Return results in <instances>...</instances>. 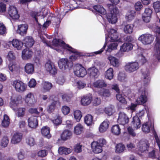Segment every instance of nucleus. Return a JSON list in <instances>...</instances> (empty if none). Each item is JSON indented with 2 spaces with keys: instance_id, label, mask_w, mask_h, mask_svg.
<instances>
[{
  "instance_id": "1",
  "label": "nucleus",
  "mask_w": 160,
  "mask_h": 160,
  "mask_svg": "<svg viewBox=\"0 0 160 160\" xmlns=\"http://www.w3.org/2000/svg\"><path fill=\"white\" fill-rule=\"evenodd\" d=\"M43 42L51 48L55 49L58 52H62L63 49H67L73 54L70 56L69 59L72 61H74L80 56V54L77 51L72 48L68 44H65L61 40L54 39L52 43L49 41L42 40Z\"/></svg>"
},
{
  "instance_id": "2",
  "label": "nucleus",
  "mask_w": 160,
  "mask_h": 160,
  "mask_svg": "<svg viewBox=\"0 0 160 160\" xmlns=\"http://www.w3.org/2000/svg\"><path fill=\"white\" fill-rule=\"evenodd\" d=\"M152 29L156 33V37L154 42L153 57L160 62V38H158L157 36V34H160V19L158 16Z\"/></svg>"
},
{
  "instance_id": "3",
  "label": "nucleus",
  "mask_w": 160,
  "mask_h": 160,
  "mask_svg": "<svg viewBox=\"0 0 160 160\" xmlns=\"http://www.w3.org/2000/svg\"><path fill=\"white\" fill-rule=\"evenodd\" d=\"M23 102V99L21 96L16 97L12 98L10 103V106L15 112L16 115L18 118L23 117L25 115L26 108L24 107H16L19 104H21Z\"/></svg>"
},
{
  "instance_id": "4",
  "label": "nucleus",
  "mask_w": 160,
  "mask_h": 160,
  "mask_svg": "<svg viewBox=\"0 0 160 160\" xmlns=\"http://www.w3.org/2000/svg\"><path fill=\"white\" fill-rule=\"evenodd\" d=\"M110 12L106 15L108 21L111 23L114 24L118 20V17L120 15L119 10L116 6L112 5L109 7Z\"/></svg>"
},
{
  "instance_id": "5",
  "label": "nucleus",
  "mask_w": 160,
  "mask_h": 160,
  "mask_svg": "<svg viewBox=\"0 0 160 160\" xmlns=\"http://www.w3.org/2000/svg\"><path fill=\"white\" fill-rule=\"evenodd\" d=\"M137 90L138 94H140L136 101V103L138 104H144L147 101L148 98L145 94V90L143 86L141 85L140 83L137 84Z\"/></svg>"
},
{
  "instance_id": "6",
  "label": "nucleus",
  "mask_w": 160,
  "mask_h": 160,
  "mask_svg": "<svg viewBox=\"0 0 160 160\" xmlns=\"http://www.w3.org/2000/svg\"><path fill=\"white\" fill-rule=\"evenodd\" d=\"M106 143L105 139H100L97 141H93L91 144L92 150L93 152L96 154L100 153L102 151V147Z\"/></svg>"
},
{
  "instance_id": "7",
  "label": "nucleus",
  "mask_w": 160,
  "mask_h": 160,
  "mask_svg": "<svg viewBox=\"0 0 160 160\" xmlns=\"http://www.w3.org/2000/svg\"><path fill=\"white\" fill-rule=\"evenodd\" d=\"M58 63L59 68L63 71L68 69H70L73 66L72 62L66 58L60 59Z\"/></svg>"
},
{
  "instance_id": "8",
  "label": "nucleus",
  "mask_w": 160,
  "mask_h": 160,
  "mask_svg": "<svg viewBox=\"0 0 160 160\" xmlns=\"http://www.w3.org/2000/svg\"><path fill=\"white\" fill-rule=\"evenodd\" d=\"M106 42L117 41L118 39V34L117 31L113 29H109L105 32Z\"/></svg>"
},
{
  "instance_id": "9",
  "label": "nucleus",
  "mask_w": 160,
  "mask_h": 160,
  "mask_svg": "<svg viewBox=\"0 0 160 160\" xmlns=\"http://www.w3.org/2000/svg\"><path fill=\"white\" fill-rule=\"evenodd\" d=\"M154 39L153 36L151 34L146 33L142 34L138 38V40L143 44L146 45L152 43Z\"/></svg>"
},
{
  "instance_id": "10",
  "label": "nucleus",
  "mask_w": 160,
  "mask_h": 160,
  "mask_svg": "<svg viewBox=\"0 0 160 160\" xmlns=\"http://www.w3.org/2000/svg\"><path fill=\"white\" fill-rule=\"evenodd\" d=\"M75 74L78 77H83L87 73L86 69L81 65L77 64L74 67Z\"/></svg>"
},
{
  "instance_id": "11",
  "label": "nucleus",
  "mask_w": 160,
  "mask_h": 160,
  "mask_svg": "<svg viewBox=\"0 0 160 160\" xmlns=\"http://www.w3.org/2000/svg\"><path fill=\"white\" fill-rule=\"evenodd\" d=\"M13 86L16 91L19 92H25L27 89V85L23 82L18 80L14 81Z\"/></svg>"
},
{
  "instance_id": "12",
  "label": "nucleus",
  "mask_w": 160,
  "mask_h": 160,
  "mask_svg": "<svg viewBox=\"0 0 160 160\" xmlns=\"http://www.w3.org/2000/svg\"><path fill=\"white\" fill-rule=\"evenodd\" d=\"M149 146L148 141L146 140H142L139 142L138 147V150L141 152H146L152 148Z\"/></svg>"
},
{
  "instance_id": "13",
  "label": "nucleus",
  "mask_w": 160,
  "mask_h": 160,
  "mask_svg": "<svg viewBox=\"0 0 160 160\" xmlns=\"http://www.w3.org/2000/svg\"><path fill=\"white\" fill-rule=\"evenodd\" d=\"M8 13L9 16L14 20H18L20 16L18 14L17 8L15 6L10 5L8 9Z\"/></svg>"
},
{
  "instance_id": "14",
  "label": "nucleus",
  "mask_w": 160,
  "mask_h": 160,
  "mask_svg": "<svg viewBox=\"0 0 160 160\" xmlns=\"http://www.w3.org/2000/svg\"><path fill=\"white\" fill-rule=\"evenodd\" d=\"M139 68L138 63L136 62H128L125 66V70L129 73L138 70Z\"/></svg>"
},
{
  "instance_id": "15",
  "label": "nucleus",
  "mask_w": 160,
  "mask_h": 160,
  "mask_svg": "<svg viewBox=\"0 0 160 160\" xmlns=\"http://www.w3.org/2000/svg\"><path fill=\"white\" fill-rule=\"evenodd\" d=\"M25 102L29 106H32L37 102L34 95L31 92H28L24 97Z\"/></svg>"
},
{
  "instance_id": "16",
  "label": "nucleus",
  "mask_w": 160,
  "mask_h": 160,
  "mask_svg": "<svg viewBox=\"0 0 160 160\" xmlns=\"http://www.w3.org/2000/svg\"><path fill=\"white\" fill-rule=\"evenodd\" d=\"M45 69L46 71L52 75H55L57 73L56 67L50 61H48L45 64Z\"/></svg>"
},
{
  "instance_id": "17",
  "label": "nucleus",
  "mask_w": 160,
  "mask_h": 160,
  "mask_svg": "<svg viewBox=\"0 0 160 160\" xmlns=\"http://www.w3.org/2000/svg\"><path fill=\"white\" fill-rule=\"evenodd\" d=\"M129 122V118L124 112H120L118 114V122L119 124L124 125Z\"/></svg>"
},
{
  "instance_id": "18",
  "label": "nucleus",
  "mask_w": 160,
  "mask_h": 160,
  "mask_svg": "<svg viewBox=\"0 0 160 160\" xmlns=\"http://www.w3.org/2000/svg\"><path fill=\"white\" fill-rule=\"evenodd\" d=\"M28 126L32 128H36L38 125V121L37 117L31 116L28 118Z\"/></svg>"
},
{
  "instance_id": "19",
  "label": "nucleus",
  "mask_w": 160,
  "mask_h": 160,
  "mask_svg": "<svg viewBox=\"0 0 160 160\" xmlns=\"http://www.w3.org/2000/svg\"><path fill=\"white\" fill-rule=\"evenodd\" d=\"M152 13V11L150 8H146L142 15L143 21L146 22H149L151 19Z\"/></svg>"
},
{
  "instance_id": "20",
  "label": "nucleus",
  "mask_w": 160,
  "mask_h": 160,
  "mask_svg": "<svg viewBox=\"0 0 160 160\" xmlns=\"http://www.w3.org/2000/svg\"><path fill=\"white\" fill-rule=\"evenodd\" d=\"M77 3L73 0H70L69 2H66L65 4L64 10L65 12L72 10L76 8Z\"/></svg>"
},
{
  "instance_id": "21",
  "label": "nucleus",
  "mask_w": 160,
  "mask_h": 160,
  "mask_svg": "<svg viewBox=\"0 0 160 160\" xmlns=\"http://www.w3.org/2000/svg\"><path fill=\"white\" fill-rule=\"evenodd\" d=\"M107 59L109 61L110 64L113 67L118 68L120 66V60L116 58L109 55Z\"/></svg>"
},
{
  "instance_id": "22",
  "label": "nucleus",
  "mask_w": 160,
  "mask_h": 160,
  "mask_svg": "<svg viewBox=\"0 0 160 160\" xmlns=\"http://www.w3.org/2000/svg\"><path fill=\"white\" fill-rule=\"evenodd\" d=\"M28 28V26L27 24L19 25L18 26L17 32L21 35L24 36L26 34Z\"/></svg>"
},
{
  "instance_id": "23",
  "label": "nucleus",
  "mask_w": 160,
  "mask_h": 160,
  "mask_svg": "<svg viewBox=\"0 0 160 160\" xmlns=\"http://www.w3.org/2000/svg\"><path fill=\"white\" fill-rule=\"evenodd\" d=\"M101 109V108L99 109L100 113H103L104 112L106 114L109 116L112 115L115 112L114 106L112 105L103 108H102V110H100Z\"/></svg>"
},
{
  "instance_id": "24",
  "label": "nucleus",
  "mask_w": 160,
  "mask_h": 160,
  "mask_svg": "<svg viewBox=\"0 0 160 160\" xmlns=\"http://www.w3.org/2000/svg\"><path fill=\"white\" fill-rule=\"evenodd\" d=\"M88 71V74L91 78H97L99 75V70L95 67L89 68Z\"/></svg>"
},
{
  "instance_id": "25",
  "label": "nucleus",
  "mask_w": 160,
  "mask_h": 160,
  "mask_svg": "<svg viewBox=\"0 0 160 160\" xmlns=\"http://www.w3.org/2000/svg\"><path fill=\"white\" fill-rule=\"evenodd\" d=\"M32 51L30 50L29 49H25L22 51V59L25 60H28L32 57Z\"/></svg>"
},
{
  "instance_id": "26",
  "label": "nucleus",
  "mask_w": 160,
  "mask_h": 160,
  "mask_svg": "<svg viewBox=\"0 0 160 160\" xmlns=\"http://www.w3.org/2000/svg\"><path fill=\"white\" fill-rule=\"evenodd\" d=\"M109 125V122L107 120L104 121L100 125L98 129L101 133H103L106 132L108 129Z\"/></svg>"
},
{
  "instance_id": "27",
  "label": "nucleus",
  "mask_w": 160,
  "mask_h": 160,
  "mask_svg": "<svg viewBox=\"0 0 160 160\" xmlns=\"http://www.w3.org/2000/svg\"><path fill=\"white\" fill-rule=\"evenodd\" d=\"M22 134L21 133L18 132L15 133L13 135L11 139L12 143L14 144L19 143L22 139Z\"/></svg>"
},
{
  "instance_id": "28",
  "label": "nucleus",
  "mask_w": 160,
  "mask_h": 160,
  "mask_svg": "<svg viewBox=\"0 0 160 160\" xmlns=\"http://www.w3.org/2000/svg\"><path fill=\"white\" fill-rule=\"evenodd\" d=\"M42 90L43 92L49 91L52 87V84L48 81H43L42 84Z\"/></svg>"
},
{
  "instance_id": "29",
  "label": "nucleus",
  "mask_w": 160,
  "mask_h": 160,
  "mask_svg": "<svg viewBox=\"0 0 160 160\" xmlns=\"http://www.w3.org/2000/svg\"><path fill=\"white\" fill-rule=\"evenodd\" d=\"M92 100V96L88 94L84 96L81 99V103L83 106H86L89 105Z\"/></svg>"
},
{
  "instance_id": "30",
  "label": "nucleus",
  "mask_w": 160,
  "mask_h": 160,
  "mask_svg": "<svg viewBox=\"0 0 160 160\" xmlns=\"http://www.w3.org/2000/svg\"><path fill=\"white\" fill-rule=\"evenodd\" d=\"M25 72L28 74H32L34 71V65L31 63H27L26 64L24 67Z\"/></svg>"
},
{
  "instance_id": "31",
  "label": "nucleus",
  "mask_w": 160,
  "mask_h": 160,
  "mask_svg": "<svg viewBox=\"0 0 160 160\" xmlns=\"http://www.w3.org/2000/svg\"><path fill=\"white\" fill-rule=\"evenodd\" d=\"M136 16V12L134 10H129L127 12L125 18L126 20L130 22L133 20Z\"/></svg>"
},
{
  "instance_id": "32",
  "label": "nucleus",
  "mask_w": 160,
  "mask_h": 160,
  "mask_svg": "<svg viewBox=\"0 0 160 160\" xmlns=\"http://www.w3.org/2000/svg\"><path fill=\"white\" fill-rule=\"evenodd\" d=\"M133 47V45L130 42L124 43L120 47V50L123 52H128L131 50Z\"/></svg>"
},
{
  "instance_id": "33",
  "label": "nucleus",
  "mask_w": 160,
  "mask_h": 160,
  "mask_svg": "<svg viewBox=\"0 0 160 160\" xmlns=\"http://www.w3.org/2000/svg\"><path fill=\"white\" fill-rule=\"evenodd\" d=\"M72 133L68 130H65L63 131L61 135V138L63 140H66L69 139L72 137Z\"/></svg>"
},
{
  "instance_id": "34",
  "label": "nucleus",
  "mask_w": 160,
  "mask_h": 160,
  "mask_svg": "<svg viewBox=\"0 0 160 160\" xmlns=\"http://www.w3.org/2000/svg\"><path fill=\"white\" fill-rule=\"evenodd\" d=\"M8 67L10 71L13 73L17 72L19 68L18 66L14 62H11L8 64Z\"/></svg>"
},
{
  "instance_id": "35",
  "label": "nucleus",
  "mask_w": 160,
  "mask_h": 160,
  "mask_svg": "<svg viewBox=\"0 0 160 160\" xmlns=\"http://www.w3.org/2000/svg\"><path fill=\"white\" fill-rule=\"evenodd\" d=\"M23 42L28 48L32 47L34 43V40L31 37H26L23 40Z\"/></svg>"
},
{
  "instance_id": "36",
  "label": "nucleus",
  "mask_w": 160,
  "mask_h": 160,
  "mask_svg": "<svg viewBox=\"0 0 160 160\" xmlns=\"http://www.w3.org/2000/svg\"><path fill=\"white\" fill-rule=\"evenodd\" d=\"M107 84L104 80H99L94 82L92 83V86L94 87L101 88L105 87Z\"/></svg>"
},
{
  "instance_id": "37",
  "label": "nucleus",
  "mask_w": 160,
  "mask_h": 160,
  "mask_svg": "<svg viewBox=\"0 0 160 160\" xmlns=\"http://www.w3.org/2000/svg\"><path fill=\"white\" fill-rule=\"evenodd\" d=\"M132 123L135 129H138L141 127L140 120L137 116H135L133 117Z\"/></svg>"
},
{
  "instance_id": "38",
  "label": "nucleus",
  "mask_w": 160,
  "mask_h": 160,
  "mask_svg": "<svg viewBox=\"0 0 160 160\" xmlns=\"http://www.w3.org/2000/svg\"><path fill=\"white\" fill-rule=\"evenodd\" d=\"M84 122L88 126L92 125L94 123L92 116L90 114L87 115L84 117Z\"/></svg>"
},
{
  "instance_id": "39",
  "label": "nucleus",
  "mask_w": 160,
  "mask_h": 160,
  "mask_svg": "<svg viewBox=\"0 0 160 160\" xmlns=\"http://www.w3.org/2000/svg\"><path fill=\"white\" fill-rule=\"evenodd\" d=\"M142 78L143 82L145 84L149 83L150 81V78L149 76L150 72L149 70H147L142 73Z\"/></svg>"
},
{
  "instance_id": "40",
  "label": "nucleus",
  "mask_w": 160,
  "mask_h": 160,
  "mask_svg": "<svg viewBox=\"0 0 160 160\" xmlns=\"http://www.w3.org/2000/svg\"><path fill=\"white\" fill-rule=\"evenodd\" d=\"M12 46L17 50L21 49L22 47L23 43L21 41L17 39H13L12 41Z\"/></svg>"
},
{
  "instance_id": "41",
  "label": "nucleus",
  "mask_w": 160,
  "mask_h": 160,
  "mask_svg": "<svg viewBox=\"0 0 160 160\" xmlns=\"http://www.w3.org/2000/svg\"><path fill=\"white\" fill-rule=\"evenodd\" d=\"M93 8L95 11L101 14H105L106 13V11L104 8L101 5H97L93 7Z\"/></svg>"
},
{
  "instance_id": "42",
  "label": "nucleus",
  "mask_w": 160,
  "mask_h": 160,
  "mask_svg": "<svg viewBox=\"0 0 160 160\" xmlns=\"http://www.w3.org/2000/svg\"><path fill=\"white\" fill-rule=\"evenodd\" d=\"M118 45V43L117 41L111 42L108 46V48L106 51V52H110L112 50L116 49Z\"/></svg>"
},
{
  "instance_id": "43",
  "label": "nucleus",
  "mask_w": 160,
  "mask_h": 160,
  "mask_svg": "<svg viewBox=\"0 0 160 160\" xmlns=\"http://www.w3.org/2000/svg\"><path fill=\"white\" fill-rule=\"evenodd\" d=\"M114 71L112 68H109L105 72V78L109 80L112 79L113 77Z\"/></svg>"
},
{
  "instance_id": "44",
  "label": "nucleus",
  "mask_w": 160,
  "mask_h": 160,
  "mask_svg": "<svg viewBox=\"0 0 160 160\" xmlns=\"http://www.w3.org/2000/svg\"><path fill=\"white\" fill-rule=\"evenodd\" d=\"M72 152V150L70 148H68L62 147H60L58 149V152L59 154L65 155L70 153Z\"/></svg>"
},
{
  "instance_id": "45",
  "label": "nucleus",
  "mask_w": 160,
  "mask_h": 160,
  "mask_svg": "<svg viewBox=\"0 0 160 160\" xmlns=\"http://www.w3.org/2000/svg\"><path fill=\"white\" fill-rule=\"evenodd\" d=\"M42 135L48 138H50L51 135L50 132V129L47 127H44L41 129Z\"/></svg>"
},
{
  "instance_id": "46",
  "label": "nucleus",
  "mask_w": 160,
  "mask_h": 160,
  "mask_svg": "<svg viewBox=\"0 0 160 160\" xmlns=\"http://www.w3.org/2000/svg\"><path fill=\"white\" fill-rule=\"evenodd\" d=\"M42 10H43L42 9V11H40L39 12L33 11L31 12V16L35 19L37 22H38V19L37 18V17L40 16L41 17V18H43L44 17V16H43V13Z\"/></svg>"
},
{
  "instance_id": "47",
  "label": "nucleus",
  "mask_w": 160,
  "mask_h": 160,
  "mask_svg": "<svg viewBox=\"0 0 160 160\" xmlns=\"http://www.w3.org/2000/svg\"><path fill=\"white\" fill-rule=\"evenodd\" d=\"M83 127L81 124H78L74 127V133L76 135H80L83 132Z\"/></svg>"
},
{
  "instance_id": "48",
  "label": "nucleus",
  "mask_w": 160,
  "mask_h": 160,
  "mask_svg": "<svg viewBox=\"0 0 160 160\" xmlns=\"http://www.w3.org/2000/svg\"><path fill=\"white\" fill-rule=\"evenodd\" d=\"M27 144L30 147H32L36 144V141L35 138L32 136L28 137L26 138Z\"/></svg>"
},
{
  "instance_id": "49",
  "label": "nucleus",
  "mask_w": 160,
  "mask_h": 160,
  "mask_svg": "<svg viewBox=\"0 0 160 160\" xmlns=\"http://www.w3.org/2000/svg\"><path fill=\"white\" fill-rule=\"evenodd\" d=\"M86 86V83L81 81H76L73 84V86L78 89H83Z\"/></svg>"
},
{
  "instance_id": "50",
  "label": "nucleus",
  "mask_w": 160,
  "mask_h": 160,
  "mask_svg": "<svg viewBox=\"0 0 160 160\" xmlns=\"http://www.w3.org/2000/svg\"><path fill=\"white\" fill-rule=\"evenodd\" d=\"M134 25L133 24H128L126 25L124 28V31L126 33L131 34L133 32Z\"/></svg>"
},
{
  "instance_id": "51",
  "label": "nucleus",
  "mask_w": 160,
  "mask_h": 160,
  "mask_svg": "<svg viewBox=\"0 0 160 160\" xmlns=\"http://www.w3.org/2000/svg\"><path fill=\"white\" fill-rule=\"evenodd\" d=\"M152 125L149 122H147L142 125V131L145 133H148L150 130V128L152 127Z\"/></svg>"
},
{
  "instance_id": "52",
  "label": "nucleus",
  "mask_w": 160,
  "mask_h": 160,
  "mask_svg": "<svg viewBox=\"0 0 160 160\" xmlns=\"http://www.w3.org/2000/svg\"><path fill=\"white\" fill-rule=\"evenodd\" d=\"M115 148L116 152L118 153L122 152L125 149V147L124 145L122 143L117 144Z\"/></svg>"
},
{
  "instance_id": "53",
  "label": "nucleus",
  "mask_w": 160,
  "mask_h": 160,
  "mask_svg": "<svg viewBox=\"0 0 160 160\" xmlns=\"http://www.w3.org/2000/svg\"><path fill=\"white\" fill-rule=\"evenodd\" d=\"M10 121L8 116L6 114H4L2 123V126L4 127L8 126L10 123Z\"/></svg>"
},
{
  "instance_id": "54",
  "label": "nucleus",
  "mask_w": 160,
  "mask_h": 160,
  "mask_svg": "<svg viewBox=\"0 0 160 160\" xmlns=\"http://www.w3.org/2000/svg\"><path fill=\"white\" fill-rule=\"evenodd\" d=\"M111 131L114 134L118 135L120 133L121 129L118 125H115L112 128Z\"/></svg>"
},
{
  "instance_id": "55",
  "label": "nucleus",
  "mask_w": 160,
  "mask_h": 160,
  "mask_svg": "<svg viewBox=\"0 0 160 160\" xmlns=\"http://www.w3.org/2000/svg\"><path fill=\"white\" fill-rule=\"evenodd\" d=\"M58 102L56 101H52L50 104L48 106L47 110L49 112H53L55 108V106L58 103Z\"/></svg>"
},
{
  "instance_id": "56",
  "label": "nucleus",
  "mask_w": 160,
  "mask_h": 160,
  "mask_svg": "<svg viewBox=\"0 0 160 160\" xmlns=\"http://www.w3.org/2000/svg\"><path fill=\"white\" fill-rule=\"evenodd\" d=\"M74 116L75 119L77 122H78L81 119L82 115L80 111L76 110L74 112Z\"/></svg>"
},
{
  "instance_id": "57",
  "label": "nucleus",
  "mask_w": 160,
  "mask_h": 160,
  "mask_svg": "<svg viewBox=\"0 0 160 160\" xmlns=\"http://www.w3.org/2000/svg\"><path fill=\"white\" fill-rule=\"evenodd\" d=\"M116 97L117 100L120 102L126 104L127 103V102L123 95L122 94L119 93L116 95Z\"/></svg>"
},
{
  "instance_id": "58",
  "label": "nucleus",
  "mask_w": 160,
  "mask_h": 160,
  "mask_svg": "<svg viewBox=\"0 0 160 160\" xmlns=\"http://www.w3.org/2000/svg\"><path fill=\"white\" fill-rule=\"evenodd\" d=\"M153 7L156 12H160V1L155 2L153 4Z\"/></svg>"
},
{
  "instance_id": "59",
  "label": "nucleus",
  "mask_w": 160,
  "mask_h": 160,
  "mask_svg": "<svg viewBox=\"0 0 160 160\" xmlns=\"http://www.w3.org/2000/svg\"><path fill=\"white\" fill-rule=\"evenodd\" d=\"M118 79L121 82H125L127 81L125 74L122 72H119L118 76Z\"/></svg>"
},
{
  "instance_id": "60",
  "label": "nucleus",
  "mask_w": 160,
  "mask_h": 160,
  "mask_svg": "<svg viewBox=\"0 0 160 160\" xmlns=\"http://www.w3.org/2000/svg\"><path fill=\"white\" fill-rule=\"evenodd\" d=\"M7 58L10 61L15 60L16 57L13 52L12 51H9L7 56Z\"/></svg>"
},
{
  "instance_id": "61",
  "label": "nucleus",
  "mask_w": 160,
  "mask_h": 160,
  "mask_svg": "<svg viewBox=\"0 0 160 160\" xmlns=\"http://www.w3.org/2000/svg\"><path fill=\"white\" fill-rule=\"evenodd\" d=\"M7 33L6 28L3 24L0 22V35H4Z\"/></svg>"
},
{
  "instance_id": "62",
  "label": "nucleus",
  "mask_w": 160,
  "mask_h": 160,
  "mask_svg": "<svg viewBox=\"0 0 160 160\" xmlns=\"http://www.w3.org/2000/svg\"><path fill=\"white\" fill-rule=\"evenodd\" d=\"M82 146L80 143H77L74 146V150L76 153H80L82 151Z\"/></svg>"
},
{
  "instance_id": "63",
  "label": "nucleus",
  "mask_w": 160,
  "mask_h": 160,
  "mask_svg": "<svg viewBox=\"0 0 160 160\" xmlns=\"http://www.w3.org/2000/svg\"><path fill=\"white\" fill-rule=\"evenodd\" d=\"M65 78L64 76L62 75L60 76L57 79V82L58 84L62 85L65 82Z\"/></svg>"
},
{
  "instance_id": "64",
  "label": "nucleus",
  "mask_w": 160,
  "mask_h": 160,
  "mask_svg": "<svg viewBox=\"0 0 160 160\" xmlns=\"http://www.w3.org/2000/svg\"><path fill=\"white\" fill-rule=\"evenodd\" d=\"M52 122L55 125H59L62 122V118L60 116H57L55 119L52 120Z\"/></svg>"
}]
</instances>
